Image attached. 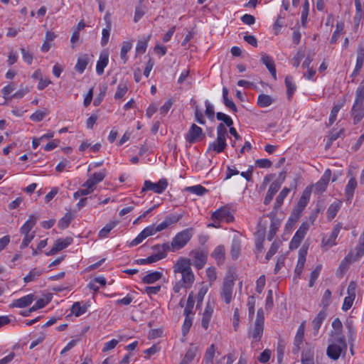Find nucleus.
I'll return each instance as SVG.
<instances>
[{
    "mask_svg": "<svg viewBox=\"0 0 364 364\" xmlns=\"http://www.w3.org/2000/svg\"><path fill=\"white\" fill-rule=\"evenodd\" d=\"M343 105H336L333 106L331 109V115L329 117V124L328 125H331L336 119L337 114L339 110L342 108Z\"/></svg>",
    "mask_w": 364,
    "mask_h": 364,
    "instance_id": "64",
    "label": "nucleus"
},
{
    "mask_svg": "<svg viewBox=\"0 0 364 364\" xmlns=\"http://www.w3.org/2000/svg\"><path fill=\"white\" fill-rule=\"evenodd\" d=\"M88 64V58L87 55H83L82 57L78 58L77 63L75 66V69L79 73H82L85 70L87 65Z\"/></svg>",
    "mask_w": 364,
    "mask_h": 364,
    "instance_id": "34",
    "label": "nucleus"
},
{
    "mask_svg": "<svg viewBox=\"0 0 364 364\" xmlns=\"http://www.w3.org/2000/svg\"><path fill=\"white\" fill-rule=\"evenodd\" d=\"M49 114V110L48 109H43V110H36L34 113H33L30 119L33 122H41L44 117H46Z\"/></svg>",
    "mask_w": 364,
    "mask_h": 364,
    "instance_id": "39",
    "label": "nucleus"
},
{
    "mask_svg": "<svg viewBox=\"0 0 364 364\" xmlns=\"http://www.w3.org/2000/svg\"><path fill=\"white\" fill-rule=\"evenodd\" d=\"M168 182L166 178L160 179L157 183H153L150 181H145L141 192L152 191L156 193H162L167 188Z\"/></svg>",
    "mask_w": 364,
    "mask_h": 364,
    "instance_id": "6",
    "label": "nucleus"
},
{
    "mask_svg": "<svg viewBox=\"0 0 364 364\" xmlns=\"http://www.w3.org/2000/svg\"><path fill=\"white\" fill-rule=\"evenodd\" d=\"M285 85L287 89V94L289 99H290L296 90V85L293 82V77L291 76H287L285 78Z\"/></svg>",
    "mask_w": 364,
    "mask_h": 364,
    "instance_id": "38",
    "label": "nucleus"
},
{
    "mask_svg": "<svg viewBox=\"0 0 364 364\" xmlns=\"http://www.w3.org/2000/svg\"><path fill=\"white\" fill-rule=\"evenodd\" d=\"M304 237L305 235L304 234H301V232L296 231L290 242V248H297Z\"/></svg>",
    "mask_w": 364,
    "mask_h": 364,
    "instance_id": "48",
    "label": "nucleus"
},
{
    "mask_svg": "<svg viewBox=\"0 0 364 364\" xmlns=\"http://www.w3.org/2000/svg\"><path fill=\"white\" fill-rule=\"evenodd\" d=\"M150 36H149L146 38L145 39H142V40H139L136 44V52L137 53H144L146 52V48H147V46H148V42L150 39Z\"/></svg>",
    "mask_w": 364,
    "mask_h": 364,
    "instance_id": "47",
    "label": "nucleus"
},
{
    "mask_svg": "<svg viewBox=\"0 0 364 364\" xmlns=\"http://www.w3.org/2000/svg\"><path fill=\"white\" fill-rule=\"evenodd\" d=\"M43 274V269L35 267L31 269L27 275L23 278L25 283H29L36 281Z\"/></svg>",
    "mask_w": 364,
    "mask_h": 364,
    "instance_id": "24",
    "label": "nucleus"
},
{
    "mask_svg": "<svg viewBox=\"0 0 364 364\" xmlns=\"http://www.w3.org/2000/svg\"><path fill=\"white\" fill-rule=\"evenodd\" d=\"M204 137L203 129L198 125L193 124L186 135V140L190 144L200 141Z\"/></svg>",
    "mask_w": 364,
    "mask_h": 364,
    "instance_id": "8",
    "label": "nucleus"
},
{
    "mask_svg": "<svg viewBox=\"0 0 364 364\" xmlns=\"http://www.w3.org/2000/svg\"><path fill=\"white\" fill-rule=\"evenodd\" d=\"M73 242V238L68 237L66 238H60L55 240L52 249L46 253L47 255H53L58 252L65 249Z\"/></svg>",
    "mask_w": 364,
    "mask_h": 364,
    "instance_id": "10",
    "label": "nucleus"
},
{
    "mask_svg": "<svg viewBox=\"0 0 364 364\" xmlns=\"http://www.w3.org/2000/svg\"><path fill=\"white\" fill-rule=\"evenodd\" d=\"M237 279V274L230 270L224 278L220 289V299L226 304H230L232 299L235 281Z\"/></svg>",
    "mask_w": 364,
    "mask_h": 364,
    "instance_id": "3",
    "label": "nucleus"
},
{
    "mask_svg": "<svg viewBox=\"0 0 364 364\" xmlns=\"http://www.w3.org/2000/svg\"><path fill=\"white\" fill-rule=\"evenodd\" d=\"M261 61L269 70V73L274 79H277V71L273 59L266 53H262Z\"/></svg>",
    "mask_w": 364,
    "mask_h": 364,
    "instance_id": "17",
    "label": "nucleus"
},
{
    "mask_svg": "<svg viewBox=\"0 0 364 364\" xmlns=\"http://www.w3.org/2000/svg\"><path fill=\"white\" fill-rule=\"evenodd\" d=\"M106 284V279L103 277H98L90 281V282L88 284V287L94 290L95 291H98L100 289V286H105Z\"/></svg>",
    "mask_w": 364,
    "mask_h": 364,
    "instance_id": "32",
    "label": "nucleus"
},
{
    "mask_svg": "<svg viewBox=\"0 0 364 364\" xmlns=\"http://www.w3.org/2000/svg\"><path fill=\"white\" fill-rule=\"evenodd\" d=\"M257 238L255 240L256 250L261 252L263 249V241L264 240V230L257 232Z\"/></svg>",
    "mask_w": 364,
    "mask_h": 364,
    "instance_id": "52",
    "label": "nucleus"
},
{
    "mask_svg": "<svg viewBox=\"0 0 364 364\" xmlns=\"http://www.w3.org/2000/svg\"><path fill=\"white\" fill-rule=\"evenodd\" d=\"M152 249L156 251V253L148 257L145 259H139L136 260L137 264H151L159 261L166 257V253L162 248L161 245H156L152 247Z\"/></svg>",
    "mask_w": 364,
    "mask_h": 364,
    "instance_id": "5",
    "label": "nucleus"
},
{
    "mask_svg": "<svg viewBox=\"0 0 364 364\" xmlns=\"http://www.w3.org/2000/svg\"><path fill=\"white\" fill-rule=\"evenodd\" d=\"M181 218H182V215H174V214H173V215H169L166 216L164 221L169 227L170 225L176 223Z\"/></svg>",
    "mask_w": 364,
    "mask_h": 364,
    "instance_id": "62",
    "label": "nucleus"
},
{
    "mask_svg": "<svg viewBox=\"0 0 364 364\" xmlns=\"http://www.w3.org/2000/svg\"><path fill=\"white\" fill-rule=\"evenodd\" d=\"M190 259L181 257L173 265V272L182 274L191 270Z\"/></svg>",
    "mask_w": 364,
    "mask_h": 364,
    "instance_id": "14",
    "label": "nucleus"
},
{
    "mask_svg": "<svg viewBox=\"0 0 364 364\" xmlns=\"http://www.w3.org/2000/svg\"><path fill=\"white\" fill-rule=\"evenodd\" d=\"M211 218L214 220L230 223L233 220L234 217L230 212V208L225 205L213 212L212 213Z\"/></svg>",
    "mask_w": 364,
    "mask_h": 364,
    "instance_id": "7",
    "label": "nucleus"
},
{
    "mask_svg": "<svg viewBox=\"0 0 364 364\" xmlns=\"http://www.w3.org/2000/svg\"><path fill=\"white\" fill-rule=\"evenodd\" d=\"M211 257L216 260L218 264H223L225 258V247L223 245L216 247L212 252Z\"/></svg>",
    "mask_w": 364,
    "mask_h": 364,
    "instance_id": "23",
    "label": "nucleus"
},
{
    "mask_svg": "<svg viewBox=\"0 0 364 364\" xmlns=\"http://www.w3.org/2000/svg\"><path fill=\"white\" fill-rule=\"evenodd\" d=\"M127 87L126 85L119 84L117 87V91L114 94L116 100L122 98L127 92Z\"/></svg>",
    "mask_w": 364,
    "mask_h": 364,
    "instance_id": "63",
    "label": "nucleus"
},
{
    "mask_svg": "<svg viewBox=\"0 0 364 364\" xmlns=\"http://www.w3.org/2000/svg\"><path fill=\"white\" fill-rule=\"evenodd\" d=\"M273 102L271 96L265 94H261L258 96L257 105L261 107H267Z\"/></svg>",
    "mask_w": 364,
    "mask_h": 364,
    "instance_id": "35",
    "label": "nucleus"
},
{
    "mask_svg": "<svg viewBox=\"0 0 364 364\" xmlns=\"http://www.w3.org/2000/svg\"><path fill=\"white\" fill-rule=\"evenodd\" d=\"M105 177V171L94 173L85 182V186H89L94 188L95 186L103 181Z\"/></svg>",
    "mask_w": 364,
    "mask_h": 364,
    "instance_id": "21",
    "label": "nucleus"
},
{
    "mask_svg": "<svg viewBox=\"0 0 364 364\" xmlns=\"http://www.w3.org/2000/svg\"><path fill=\"white\" fill-rule=\"evenodd\" d=\"M241 245L237 238H234L232 242L230 254L232 259H236L238 258L240 253Z\"/></svg>",
    "mask_w": 364,
    "mask_h": 364,
    "instance_id": "33",
    "label": "nucleus"
},
{
    "mask_svg": "<svg viewBox=\"0 0 364 364\" xmlns=\"http://www.w3.org/2000/svg\"><path fill=\"white\" fill-rule=\"evenodd\" d=\"M364 100V81H363L355 92V99L354 105H363Z\"/></svg>",
    "mask_w": 364,
    "mask_h": 364,
    "instance_id": "37",
    "label": "nucleus"
},
{
    "mask_svg": "<svg viewBox=\"0 0 364 364\" xmlns=\"http://www.w3.org/2000/svg\"><path fill=\"white\" fill-rule=\"evenodd\" d=\"M343 28H344V24L342 22H340V23H338L336 24V31L333 32V35H332V37L331 38V43H336V41H338L339 36H340V33L343 31Z\"/></svg>",
    "mask_w": 364,
    "mask_h": 364,
    "instance_id": "55",
    "label": "nucleus"
},
{
    "mask_svg": "<svg viewBox=\"0 0 364 364\" xmlns=\"http://www.w3.org/2000/svg\"><path fill=\"white\" fill-rule=\"evenodd\" d=\"M72 220V215L70 213H67L58 222V226L61 229H65L68 227Z\"/></svg>",
    "mask_w": 364,
    "mask_h": 364,
    "instance_id": "56",
    "label": "nucleus"
},
{
    "mask_svg": "<svg viewBox=\"0 0 364 364\" xmlns=\"http://www.w3.org/2000/svg\"><path fill=\"white\" fill-rule=\"evenodd\" d=\"M276 210H273L271 213H269L267 216L271 220V225L270 229L274 230L275 231H277L279 226L281 225V220L276 218Z\"/></svg>",
    "mask_w": 364,
    "mask_h": 364,
    "instance_id": "45",
    "label": "nucleus"
},
{
    "mask_svg": "<svg viewBox=\"0 0 364 364\" xmlns=\"http://www.w3.org/2000/svg\"><path fill=\"white\" fill-rule=\"evenodd\" d=\"M215 304L214 302H211L208 301L206 304L205 309L203 313L201 325L202 327L206 330L209 326V323L211 320L213 311H214Z\"/></svg>",
    "mask_w": 364,
    "mask_h": 364,
    "instance_id": "11",
    "label": "nucleus"
},
{
    "mask_svg": "<svg viewBox=\"0 0 364 364\" xmlns=\"http://www.w3.org/2000/svg\"><path fill=\"white\" fill-rule=\"evenodd\" d=\"M331 291L329 289H326L323 295L322 299H321V306L323 307L322 310H325L326 311V309L328 306H329L331 303Z\"/></svg>",
    "mask_w": 364,
    "mask_h": 364,
    "instance_id": "50",
    "label": "nucleus"
},
{
    "mask_svg": "<svg viewBox=\"0 0 364 364\" xmlns=\"http://www.w3.org/2000/svg\"><path fill=\"white\" fill-rule=\"evenodd\" d=\"M272 352L269 349H265L260 355L257 357V360L261 363H267L271 358Z\"/></svg>",
    "mask_w": 364,
    "mask_h": 364,
    "instance_id": "60",
    "label": "nucleus"
},
{
    "mask_svg": "<svg viewBox=\"0 0 364 364\" xmlns=\"http://www.w3.org/2000/svg\"><path fill=\"white\" fill-rule=\"evenodd\" d=\"M342 228V225L341 223L337 224L334 228L333 229L329 238L326 240L325 238L322 240V246L326 247V250H328L329 247L336 245V239L337 238L338 233Z\"/></svg>",
    "mask_w": 364,
    "mask_h": 364,
    "instance_id": "15",
    "label": "nucleus"
},
{
    "mask_svg": "<svg viewBox=\"0 0 364 364\" xmlns=\"http://www.w3.org/2000/svg\"><path fill=\"white\" fill-rule=\"evenodd\" d=\"M314 364V353L311 350H306L302 353L301 364Z\"/></svg>",
    "mask_w": 364,
    "mask_h": 364,
    "instance_id": "53",
    "label": "nucleus"
},
{
    "mask_svg": "<svg viewBox=\"0 0 364 364\" xmlns=\"http://www.w3.org/2000/svg\"><path fill=\"white\" fill-rule=\"evenodd\" d=\"M326 317V312L325 310H321L319 311V313L317 314V316L315 317V318L312 321V326L314 331V333H316L323 321V320Z\"/></svg>",
    "mask_w": 364,
    "mask_h": 364,
    "instance_id": "25",
    "label": "nucleus"
},
{
    "mask_svg": "<svg viewBox=\"0 0 364 364\" xmlns=\"http://www.w3.org/2000/svg\"><path fill=\"white\" fill-rule=\"evenodd\" d=\"M228 90L226 87H223V97L225 105L232 109L234 112L237 111V107L235 103L228 98Z\"/></svg>",
    "mask_w": 364,
    "mask_h": 364,
    "instance_id": "43",
    "label": "nucleus"
},
{
    "mask_svg": "<svg viewBox=\"0 0 364 364\" xmlns=\"http://www.w3.org/2000/svg\"><path fill=\"white\" fill-rule=\"evenodd\" d=\"M193 235V228H187L178 232L173 238L171 244L164 243L161 246L165 252L167 251L176 252L184 247L190 241Z\"/></svg>",
    "mask_w": 364,
    "mask_h": 364,
    "instance_id": "1",
    "label": "nucleus"
},
{
    "mask_svg": "<svg viewBox=\"0 0 364 364\" xmlns=\"http://www.w3.org/2000/svg\"><path fill=\"white\" fill-rule=\"evenodd\" d=\"M181 277V282H183L184 288L191 287L195 280V277L192 269L182 273Z\"/></svg>",
    "mask_w": 364,
    "mask_h": 364,
    "instance_id": "26",
    "label": "nucleus"
},
{
    "mask_svg": "<svg viewBox=\"0 0 364 364\" xmlns=\"http://www.w3.org/2000/svg\"><path fill=\"white\" fill-rule=\"evenodd\" d=\"M346 328L348 329V341L350 346V352L352 355H354L353 346L355 341V331L354 328L350 323H348L346 324Z\"/></svg>",
    "mask_w": 364,
    "mask_h": 364,
    "instance_id": "27",
    "label": "nucleus"
},
{
    "mask_svg": "<svg viewBox=\"0 0 364 364\" xmlns=\"http://www.w3.org/2000/svg\"><path fill=\"white\" fill-rule=\"evenodd\" d=\"M195 304V299L193 293H191L188 297L186 305L184 309V315L188 316L193 313V309Z\"/></svg>",
    "mask_w": 364,
    "mask_h": 364,
    "instance_id": "42",
    "label": "nucleus"
},
{
    "mask_svg": "<svg viewBox=\"0 0 364 364\" xmlns=\"http://www.w3.org/2000/svg\"><path fill=\"white\" fill-rule=\"evenodd\" d=\"M132 43L131 41H124L122 44L121 48V52H120V57L121 59L123 60L124 63H126L127 61V53L132 49Z\"/></svg>",
    "mask_w": 364,
    "mask_h": 364,
    "instance_id": "36",
    "label": "nucleus"
},
{
    "mask_svg": "<svg viewBox=\"0 0 364 364\" xmlns=\"http://www.w3.org/2000/svg\"><path fill=\"white\" fill-rule=\"evenodd\" d=\"M341 208V203H332L327 210V216L329 220H332L335 218L336 215L338 211Z\"/></svg>",
    "mask_w": 364,
    "mask_h": 364,
    "instance_id": "46",
    "label": "nucleus"
},
{
    "mask_svg": "<svg viewBox=\"0 0 364 364\" xmlns=\"http://www.w3.org/2000/svg\"><path fill=\"white\" fill-rule=\"evenodd\" d=\"M347 347L346 340L344 336L333 338V341L328 345L326 349V355L331 360H337L341 355L346 356Z\"/></svg>",
    "mask_w": 364,
    "mask_h": 364,
    "instance_id": "2",
    "label": "nucleus"
},
{
    "mask_svg": "<svg viewBox=\"0 0 364 364\" xmlns=\"http://www.w3.org/2000/svg\"><path fill=\"white\" fill-rule=\"evenodd\" d=\"M309 3L308 0H305L303 4V10L301 12V24L304 27L306 26L307 17L309 15Z\"/></svg>",
    "mask_w": 364,
    "mask_h": 364,
    "instance_id": "49",
    "label": "nucleus"
},
{
    "mask_svg": "<svg viewBox=\"0 0 364 364\" xmlns=\"http://www.w3.org/2000/svg\"><path fill=\"white\" fill-rule=\"evenodd\" d=\"M311 189L307 187L305 188V190L303 191L302 195L301 198H299V200L297 204V207L295 210V211L299 214L301 213L304 208L306 206V205L309 203L310 196H311Z\"/></svg>",
    "mask_w": 364,
    "mask_h": 364,
    "instance_id": "16",
    "label": "nucleus"
},
{
    "mask_svg": "<svg viewBox=\"0 0 364 364\" xmlns=\"http://www.w3.org/2000/svg\"><path fill=\"white\" fill-rule=\"evenodd\" d=\"M34 299V295L33 294L24 296L18 299H16L11 304V307L24 308L30 305Z\"/></svg>",
    "mask_w": 364,
    "mask_h": 364,
    "instance_id": "19",
    "label": "nucleus"
},
{
    "mask_svg": "<svg viewBox=\"0 0 364 364\" xmlns=\"http://www.w3.org/2000/svg\"><path fill=\"white\" fill-rule=\"evenodd\" d=\"M280 187L281 183L278 181H274L271 183L264 200V203L265 205H268L272 201L274 194L279 190Z\"/></svg>",
    "mask_w": 364,
    "mask_h": 364,
    "instance_id": "20",
    "label": "nucleus"
},
{
    "mask_svg": "<svg viewBox=\"0 0 364 364\" xmlns=\"http://www.w3.org/2000/svg\"><path fill=\"white\" fill-rule=\"evenodd\" d=\"M191 326L192 318L188 316H186L183 324L182 326V334L183 336H186L188 334Z\"/></svg>",
    "mask_w": 364,
    "mask_h": 364,
    "instance_id": "59",
    "label": "nucleus"
},
{
    "mask_svg": "<svg viewBox=\"0 0 364 364\" xmlns=\"http://www.w3.org/2000/svg\"><path fill=\"white\" fill-rule=\"evenodd\" d=\"M186 191L194 193L197 196H203L208 192V190L201 185L188 186L185 189Z\"/></svg>",
    "mask_w": 364,
    "mask_h": 364,
    "instance_id": "41",
    "label": "nucleus"
},
{
    "mask_svg": "<svg viewBox=\"0 0 364 364\" xmlns=\"http://www.w3.org/2000/svg\"><path fill=\"white\" fill-rule=\"evenodd\" d=\"M117 221L111 222L107 224L102 230L99 231L98 236L100 238H105L109 232L117 225Z\"/></svg>",
    "mask_w": 364,
    "mask_h": 364,
    "instance_id": "44",
    "label": "nucleus"
},
{
    "mask_svg": "<svg viewBox=\"0 0 364 364\" xmlns=\"http://www.w3.org/2000/svg\"><path fill=\"white\" fill-rule=\"evenodd\" d=\"M321 268H322V265L321 264H318V265L316 266V267L311 273L310 279H309V286L310 287H312L314 285V283H315L316 280L318 279V276L320 274Z\"/></svg>",
    "mask_w": 364,
    "mask_h": 364,
    "instance_id": "51",
    "label": "nucleus"
},
{
    "mask_svg": "<svg viewBox=\"0 0 364 364\" xmlns=\"http://www.w3.org/2000/svg\"><path fill=\"white\" fill-rule=\"evenodd\" d=\"M290 188H284L276 198L274 210H277L282 205L284 198L289 193Z\"/></svg>",
    "mask_w": 364,
    "mask_h": 364,
    "instance_id": "31",
    "label": "nucleus"
},
{
    "mask_svg": "<svg viewBox=\"0 0 364 364\" xmlns=\"http://www.w3.org/2000/svg\"><path fill=\"white\" fill-rule=\"evenodd\" d=\"M216 117L218 120L223 121L227 127H230L233 124L232 119L228 115L223 112H218Z\"/></svg>",
    "mask_w": 364,
    "mask_h": 364,
    "instance_id": "61",
    "label": "nucleus"
},
{
    "mask_svg": "<svg viewBox=\"0 0 364 364\" xmlns=\"http://www.w3.org/2000/svg\"><path fill=\"white\" fill-rule=\"evenodd\" d=\"M197 352L196 347H191L186 353L184 358L183 360L186 361L188 364L191 362L195 358Z\"/></svg>",
    "mask_w": 364,
    "mask_h": 364,
    "instance_id": "57",
    "label": "nucleus"
},
{
    "mask_svg": "<svg viewBox=\"0 0 364 364\" xmlns=\"http://www.w3.org/2000/svg\"><path fill=\"white\" fill-rule=\"evenodd\" d=\"M109 55L107 53H102L96 65V72L99 75L104 73V70L108 64Z\"/></svg>",
    "mask_w": 364,
    "mask_h": 364,
    "instance_id": "22",
    "label": "nucleus"
},
{
    "mask_svg": "<svg viewBox=\"0 0 364 364\" xmlns=\"http://www.w3.org/2000/svg\"><path fill=\"white\" fill-rule=\"evenodd\" d=\"M162 277V273L160 272H152L147 274L142 277V282L144 284H153L159 280Z\"/></svg>",
    "mask_w": 364,
    "mask_h": 364,
    "instance_id": "28",
    "label": "nucleus"
},
{
    "mask_svg": "<svg viewBox=\"0 0 364 364\" xmlns=\"http://www.w3.org/2000/svg\"><path fill=\"white\" fill-rule=\"evenodd\" d=\"M280 242L274 241L272 242L265 257L267 260H269L277 252L279 247H280Z\"/></svg>",
    "mask_w": 364,
    "mask_h": 364,
    "instance_id": "58",
    "label": "nucleus"
},
{
    "mask_svg": "<svg viewBox=\"0 0 364 364\" xmlns=\"http://www.w3.org/2000/svg\"><path fill=\"white\" fill-rule=\"evenodd\" d=\"M332 327L333 328V331L331 332V336L333 338H339V336H344L342 334L343 325L341 320L338 318H336L332 322Z\"/></svg>",
    "mask_w": 364,
    "mask_h": 364,
    "instance_id": "29",
    "label": "nucleus"
},
{
    "mask_svg": "<svg viewBox=\"0 0 364 364\" xmlns=\"http://www.w3.org/2000/svg\"><path fill=\"white\" fill-rule=\"evenodd\" d=\"M216 348L214 344H212L205 351L204 355L205 361L208 363H210L215 354Z\"/></svg>",
    "mask_w": 364,
    "mask_h": 364,
    "instance_id": "54",
    "label": "nucleus"
},
{
    "mask_svg": "<svg viewBox=\"0 0 364 364\" xmlns=\"http://www.w3.org/2000/svg\"><path fill=\"white\" fill-rule=\"evenodd\" d=\"M226 146V136H217L216 139L209 144L207 153L215 152L217 154H220L225 150Z\"/></svg>",
    "mask_w": 364,
    "mask_h": 364,
    "instance_id": "9",
    "label": "nucleus"
},
{
    "mask_svg": "<svg viewBox=\"0 0 364 364\" xmlns=\"http://www.w3.org/2000/svg\"><path fill=\"white\" fill-rule=\"evenodd\" d=\"M193 256V265L197 269H202L207 260V255L200 250H194L191 252Z\"/></svg>",
    "mask_w": 364,
    "mask_h": 364,
    "instance_id": "13",
    "label": "nucleus"
},
{
    "mask_svg": "<svg viewBox=\"0 0 364 364\" xmlns=\"http://www.w3.org/2000/svg\"><path fill=\"white\" fill-rule=\"evenodd\" d=\"M264 314L262 309H259L257 313V317L255 321V326L253 332L252 333V338L255 341H260L264 331Z\"/></svg>",
    "mask_w": 364,
    "mask_h": 364,
    "instance_id": "4",
    "label": "nucleus"
},
{
    "mask_svg": "<svg viewBox=\"0 0 364 364\" xmlns=\"http://www.w3.org/2000/svg\"><path fill=\"white\" fill-rule=\"evenodd\" d=\"M357 186V181L355 178H351L346 187V196L347 199L351 200L353 196L354 191Z\"/></svg>",
    "mask_w": 364,
    "mask_h": 364,
    "instance_id": "30",
    "label": "nucleus"
},
{
    "mask_svg": "<svg viewBox=\"0 0 364 364\" xmlns=\"http://www.w3.org/2000/svg\"><path fill=\"white\" fill-rule=\"evenodd\" d=\"M350 114L353 119L354 124L359 123L364 117L363 105H353L350 111Z\"/></svg>",
    "mask_w": 364,
    "mask_h": 364,
    "instance_id": "18",
    "label": "nucleus"
},
{
    "mask_svg": "<svg viewBox=\"0 0 364 364\" xmlns=\"http://www.w3.org/2000/svg\"><path fill=\"white\" fill-rule=\"evenodd\" d=\"M87 311L85 305L81 306L80 302H75L71 307V312L76 316H80Z\"/></svg>",
    "mask_w": 364,
    "mask_h": 364,
    "instance_id": "40",
    "label": "nucleus"
},
{
    "mask_svg": "<svg viewBox=\"0 0 364 364\" xmlns=\"http://www.w3.org/2000/svg\"><path fill=\"white\" fill-rule=\"evenodd\" d=\"M40 216L38 213H33L29 215L28 219L25 222V223L20 228V232L22 235H31V230L36 224L37 221L39 220Z\"/></svg>",
    "mask_w": 364,
    "mask_h": 364,
    "instance_id": "12",
    "label": "nucleus"
}]
</instances>
